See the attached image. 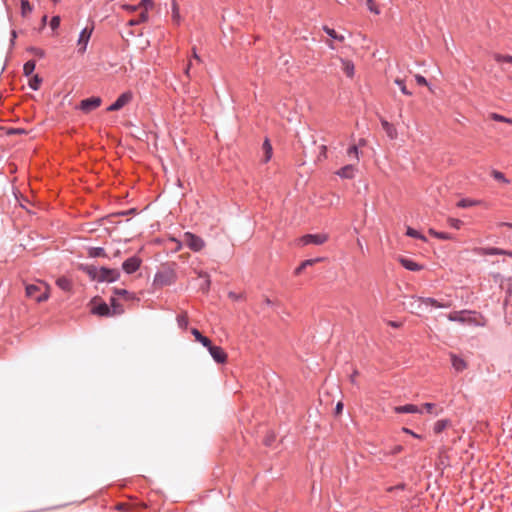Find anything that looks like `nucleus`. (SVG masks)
I'll list each match as a JSON object with an SVG mask.
<instances>
[{
    "mask_svg": "<svg viewBox=\"0 0 512 512\" xmlns=\"http://www.w3.org/2000/svg\"><path fill=\"white\" fill-rule=\"evenodd\" d=\"M423 408H424L427 412H429V413H433V412H434V409H435V405H434V404H432V403H425V404L423 405Z\"/></svg>",
    "mask_w": 512,
    "mask_h": 512,
    "instance_id": "obj_51",
    "label": "nucleus"
},
{
    "mask_svg": "<svg viewBox=\"0 0 512 512\" xmlns=\"http://www.w3.org/2000/svg\"><path fill=\"white\" fill-rule=\"evenodd\" d=\"M20 8H21V15L23 17H27L29 14H31L33 7L29 0H21L20 1Z\"/></svg>",
    "mask_w": 512,
    "mask_h": 512,
    "instance_id": "obj_26",
    "label": "nucleus"
},
{
    "mask_svg": "<svg viewBox=\"0 0 512 512\" xmlns=\"http://www.w3.org/2000/svg\"><path fill=\"white\" fill-rule=\"evenodd\" d=\"M178 323L181 327L186 328L188 321L185 315H181L178 317Z\"/></svg>",
    "mask_w": 512,
    "mask_h": 512,
    "instance_id": "obj_48",
    "label": "nucleus"
},
{
    "mask_svg": "<svg viewBox=\"0 0 512 512\" xmlns=\"http://www.w3.org/2000/svg\"><path fill=\"white\" fill-rule=\"evenodd\" d=\"M415 80L417 82L418 85H421V86H428V81L426 80V78L420 74H416L415 75Z\"/></svg>",
    "mask_w": 512,
    "mask_h": 512,
    "instance_id": "obj_45",
    "label": "nucleus"
},
{
    "mask_svg": "<svg viewBox=\"0 0 512 512\" xmlns=\"http://www.w3.org/2000/svg\"><path fill=\"white\" fill-rule=\"evenodd\" d=\"M25 288L30 289V288H37V287L33 284H28L25 286Z\"/></svg>",
    "mask_w": 512,
    "mask_h": 512,
    "instance_id": "obj_63",
    "label": "nucleus"
},
{
    "mask_svg": "<svg viewBox=\"0 0 512 512\" xmlns=\"http://www.w3.org/2000/svg\"><path fill=\"white\" fill-rule=\"evenodd\" d=\"M135 212H136V209L135 208H131V209L126 210V211L118 212L116 215L117 216H126V215H130V214H134Z\"/></svg>",
    "mask_w": 512,
    "mask_h": 512,
    "instance_id": "obj_50",
    "label": "nucleus"
},
{
    "mask_svg": "<svg viewBox=\"0 0 512 512\" xmlns=\"http://www.w3.org/2000/svg\"><path fill=\"white\" fill-rule=\"evenodd\" d=\"M448 225L454 229H460L463 225V222L457 218H448Z\"/></svg>",
    "mask_w": 512,
    "mask_h": 512,
    "instance_id": "obj_40",
    "label": "nucleus"
},
{
    "mask_svg": "<svg viewBox=\"0 0 512 512\" xmlns=\"http://www.w3.org/2000/svg\"><path fill=\"white\" fill-rule=\"evenodd\" d=\"M380 119V123H381V126L383 128V130L385 131L387 137L390 139V140H395L397 139L398 137V132H397V129L395 128V126L393 124H391L390 122H388L385 118L383 117H379Z\"/></svg>",
    "mask_w": 512,
    "mask_h": 512,
    "instance_id": "obj_13",
    "label": "nucleus"
},
{
    "mask_svg": "<svg viewBox=\"0 0 512 512\" xmlns=\"http://www.w3.org/2000/svg\"><path fill=\"white\" fill-rule=\"evenodd\" d=\"M61 19L59 16H53L50 21V27L52 30L57 29L60 26Z\"/></svg>",
    "mask_w": 512,
    "mask_h": 512,
    "instance_id": "obj_43",
    "label": "nucleus"
},
{
    "mask_svg": "<svg viewBox=\"0 0 512 512\" xmlns=\"http://www.w3.org/2000/svg\"><path fill=\"white\" fill-rule=\"evenodd\" d=\"M323 31L334 40H337L339 42H344L345 40L344 35L338 34L334 29L328 26H323Z\"/></svg>",
    "mask_w": 512,
    "mask_h": 512,
    "instance_id": "obj_24",
    "label": "nucleus"
},
{
    "mask_svg": "<svg viewBox=\"0 0 512 512\" xmlns=\"http://www.w3.org/2000/svg\"><path fill=\"white\" fill-rule=\"evenodd\" d=\"M42 82V79L39 75H34L31 80L29 81V87L32 89V90H38L39 87H40V84Z\"/></svg>",
    "mask_w": 512,
    "mask_h": 512,
    "instance_id": "obj_35",
    "label": "nucleus"
},
{
    "mask_svg": "<svg viewBox=\"0 0 512 512\" xmlns=\"http://www.w3.org/2000/svg\"><path fill=\"white\" fill-rule=\"evenodd\" d=\"M173 14H174V17H178L179 16V13H178V7L175 3H173Z\"/></svg>",
    "mask_w": 512,
    "mask_h": 512,
    "instance_id": "obj_58",
    "label": "nucleus"
},
{
    "mask_svg": "<svg viewBox=\"0 0 512 512\" xmlns=\"http://www.w3.org/2000/svg\"><path fill=\"white\" fill-rule=\"evenodd\" d=\"M358 376V371L354 370L353 373L350 375V381L351 383H355L356 377Z\"/></svg>",
    "mask_w": 512,
    "mask_h": 512,
    "instance_id": "obj_57",
    "label": "nucleus"
},
{
    "mask_svg": "<svg viewBox=\"0 0 512 512\" xmlns=\"http://www.w3.org/2000/svg\"><path fill=\"white\" fill-rule=\"evenodd\" d=\"M212 358L217 363H224L227 360V354L224 352V350L219 346H213L210 344V347H207Z\"/></svg>",
    "mask_w": 512,
    "mask_h": 512,
    "instance_id": "obj_12",
    "label": "nucleus"
},
{
    "mask_svg": "<svg viewBox=\"0 0 512 512\" xmlns=\"http://www.w3.org/2000/svg\"><path fill=\"white\" fill-rule=\"evenodd\" d=\"M141 263L138 256H131L122 263V269L126 274H133L140 268Z\"/></svg>",
    "mask_w": 512,
    "mask_h": 512,
    "instance_id": "obj_10",
    "label": "nucleus"
},
{
    "mask_svg": "<svg viewBox=\"0 0 512 512\" xmlns=\"http://www.w3.org/2000/svg\"><path fill=\"white\" fill-rule=\"evenodd\" d=\"M132 298L133 297L128 290H114V295L110 298L111 307H109L107 303L99 302L97 298H94L91 302V312L99 316H114L121 314L123 312L121 302L128 301Z\"/></svg>",
    "mask_w": 512,
    "mask_h": 512,
    "instance_id": "obj_1",
    "label": "nucleus"
},
{
    "mask_svg": "<svg viewBox=\"0 0 512 512\" xmlns=\"http://www.w3.org/2000/svg\"><path fill=\"white\" fill-rule=\"evenodd\" d=\"M176 274L173 269L163 268L159 270L154 277V284L158 286H170L174 284Z\"/></svg>",
    "mask_w": 512,
    "mask_h": 512,
    "instance_id": "obj_3",
    "label": "nucleus"
},
{
    "mask_svg": "<svg viewBox=\"0 0 512 512\" xmlns=\"http://www.w3.org/2000/svg\"><path fill=\"white\" fill-rule=\"evenodd\" d=\"M198 277L201 280V283H199L200 288H208L211 285L210 276L207 272H199Z\"/></svg>",
    "mask_w": 512,
    "mask_h": 512,
    "instance_id": "obj_31",
    "label": "nucleus"
},
{
    "mask_svg": "<svg viewBox=\"0 0 512 512\" xmlns=\"http://www.w3.org/2000/svg\"><path fill=\"white\" fill-rule=\"evenodd\" d=\"M477 204H479V201H477V200H472V199H469V198H464V199H461L460 201H458L457 207H459V208H468V207L475 206Z\"/></svg>",
    "mask_w": 512,
    "mask_h": 512,
    "instance_id": "obj_33",
    "label": "nucleus"
},
{
    "mask_svg": "<svg viewBox=\"0 0 512 512\" xmlns=\"http://www.w3.org/2000/svg\"><path fill=\"white\" fill-rule=\"evenodd\" d=\"M88 256L92 258L107 257V254L102 247H90L88 248Z\"/></svg>",
    "mask_w": 512,
    "mask_h": 512,
    "instance_id": "obj_23",
    "label": "nucleus"
},
{
    "mask_svg": "<svg viewBox=\"0 0 512 512\" xmlns=\"http://www.w3.org/2000/svg\"><path fill=\"white\" fill-rule=\"evenodd\" d=\"M342 70L347 77L352 78L354 76L355 67L352 61L347 59H341Z\"/></svg>",
    "mask_w": 512,
    "mask_h": 512,
    "instance_id": "obj_19",
    "label": "nucleus"
},
{
    "mask_svg": "<svg viewBox=\"0 0 512 512\" xmlns=\"http://www.w3.org/2000/svg\"><path fill=\"white\" fill-rule=\"evenodd\" d=\"M357 168L355 165L349 164L340 168L336 174L342 179H352L355 176Z\"/></svg>",
    "mask_w": 512,
    "mask_h": 512,
    "instance_id": "obj_16",
    "label": "nucleus"
},
{
    "mask_svg": "<svg viewBox=\"0 0 512 512\" xmlns=\"http://www.w3.org/2000/svg\"><path fill=\"white\" fill-rule=\"evenodd\" d=\"M450 359L452 367L456 372H462L468 367L466 360L454 353H450Z\"/></svg>",
    "mask_w": 512,
    "mask_h": 512,
    "instance_id": "obj_15",
    "label": "nucleus"
},
{
    "mask_svg": "<svg viewBox=\"0 0 512 512\" xmlns=\"http://www.w3.org/2000/svg\"><path fill=\"white\" fill-rule=\"evenodd\" d=\"M148 20V13L147 11H141L139 15L135 18H132L129 20L128 25L129 26H137L142 23H145Z\"/></svg>",
    "mask_w": 512,
    "mask_h": 512,
    "instance_id": "obj_21",
    "label": "nucleus"
},
{
    "mask_svg": "<svg viewBox=\"0 0 512 512\" xmlns=\"http://www.w3.org/2000/svg\"><path fill=\"white\" fill-rule=\"evenodd\" d=\"M491 175L497 181L503 182L505 184L510 183V181L505 177V175L498 170H493Z\"/></svg>",
    "mask_w": 512,
    "mask_h": 512,
    "instance_id": "obj_37",
    "label": "nucleus"
},
{
    "mask_svg": "<svg viewBox=\"0 0 512 512\" xmlns=\"http://www.w3.org/2000/svg\"><path fill=\"white\" fill-rule=\"evenodd\" d=\"M191 333L194 335L196 341L202 343L205 347H210L211 341L203 336L197 329L193 328Z\"/></svg>",
    "mask_w": 512,
    "mask_h": 512,
    "instance_id": "obj_25",
    "label": "nucleus"
},
{
    "mask_svg": "<svg viewBox=\"0 0 512 512\" xmlns=\"http://www.w3.org/2000/svg\"><path fill=\"white\" fill-rule=\"evenodd\" d=\"M228 296H229V298H231L233 300H237V299L241 298V294L240 293H236L234 291H230Z\"/></svg>",
    "mask_w": 512,
    "mask_h": 512,
    "instance_id": "obj_54",
    "label": "nucleus"
},
{
    "mask_svg": "<svg viewBox=\"0 0 512 512\" xmlns=\"http://www.w3.org/2000/svg\"><path fill=\"white\" fill-rule=\"evenodd\" d=\"M154 5L153 0H141L138 4L139 9H142L141 11H147L151 9Z\"/></svg>",
    "mask_w": 512,
    "mask_h": 512,
    "instance_id": "obj_39",
    "label": "nucleus"
},
{
    "mask_svg": "<svg viewBox=\"0 0 512 512\" xmlns=\"http://www.w3.org/2000/svg\"><path fill=\"white\" fill-rule=\"evenodd\" d=\"M387 324L391 326L392 328H400L402 327V322L397 321H387Z\"/></svg>",
    "mask_w": 512,
    "mask_h": 512,
    "instance_id": "obj_53",
    "label": "nucleus"
},
{
    "mask_svg": "<svg viewBox=\"0 0 512 512\" xmlns=\"http://www.w3.org/2000/svg\"><path fill=\"white\" fill-rule=\"evenodd\" d=\"M396 413H422V410L414 404H406L394 407Z\"/></svg>",
    "mask_w": 512,
    "mask_h": 512,
    "instance_id": "obj_18",
    "label": "nucleus"
},
{
    "mask_svg": "<svg viewBox=\"0 0 512 512\" xmlns=\"http://www.w3.org/2000/svg\"><path fill=\"white\" fill-rule=\"evenodd\" d=\"M347 154L349 156H353L355 158L356 161L359 160V149L356 145H352L348 148L347 150Z\"/></svg>",
    "mask_w": 512,
    "mask_h": 512,
    "instance_id": "obj_42",
    "label": "nucleus"
},
{
    "mask_svg": "<svg viewBox=\"0 0 512 512\" xmlns=\"http://www.w3.org/2000/svg\"><path fill=\"white\" fill-rule=\"evenodd\" d=\"M475 313L471 311H459V312H452L448 315V319L450 321H457L461 323H476V320L473 318V315Z\"/></svg>",
    "mask_w": 512,
    "mask_h": 512,
    "instance_id": "obj_8",
    "label": "nucleus"
},
{
    "mask_svg": "<svg viewBox=\"0 0 512 512\" xmlns=\"http://www.w3.org/2000/svg\"><path fill=\"white\" fill-rule=\"evenodd\" d=\"M56 284L59 286V288H66L68 285V280L64 277H61L56 280Z\"/></svg>",
    "mask_w": 512,
    "mask_h": 512,
    "instance_id": "obj_46",
    "label": "nucleus"
},
{
    "mask_svg": "<svg viewBox=\"0 0 512 512\" xmlns=\"http://www.w3.org/2000/svg\"><path fill=\"white\" fill-rule=\"evenodd\" d=\"M406 235L412 238L422 240L423 242L427 241V238L422 233L411 227L407 228Z\"/></svg>",
    "mask_w": 512,
    "mask_h": 512,
    "instance_id": "obj_30",
    "label": "nucleus"
},
{
    "mask_svg": "<svg viewBox=\"0 0 512 512\" xmlns=\"http://www.w3.org/2000/svg\"><path fill=\"white\" fill-rule=\"evenodd\" d=\"M366 4H367L368 9L371 12H373L375 14H380V9H379L378 5L375 3V0H367Z\"/></svg>",
    "mask_w": 512,
    "mask_h": 512,
    "instance_id": "obj_41",
    "label": "nucleus"
},
{
    "mask_svg": "<svg viewBox=\"0 0 512 512\" xmlns=\"http://www.w3.org/2000/svg\"><path fill=\"white\" fill-rule=\"evenodd\" d=\"M429 234L437 239H440V240H451L453 239L452 235L449 234V233H446V232H438L434 229H429Z\"/></svg>",
    "mask_w": 512,
    "mask_h": 512,
    "instance_id": "obj_29",
    "label": "nucleus"
},
{
    "mask_svg": "<svg viewBox=\"0 0 512 512\" xmlns=\"http://www.w3.org/2000/svg\"><path fill=\"white\" fill-rule=\"evenodd\" d=\"M491 119L494 120V121H497V122H504V123H509V124H512V119L511 118H507L503 115H500V114H497V113H492L490 115Z\"/></svg>",
    "mask_w": 512,
    "mask_h": 512,
    "instance_id": "obj_38",
    "label": "nucleus"
},
{
    "mask_svg": "<svg viewBox=\"0 0 512 512\" xmlns=\"http://www.w3.org/2000/svg\"><path fill=\"white\" fill-rule=\"evenodd\" d=\"M343 410V403L342 402H338L337 405H336V408H335V412L336 414H340Z\"/></svg>",
    "mask_w": 512,
    "mask_h": 512,
    "instance_id": "obj_55",
    "label": "nucleus"
},
{
    "mask_svg": "<svg viewBox=\"0 0 512 512\" xmlns=\"http://www.w3.org/2000/svg\"><path fill=\"white\" fill-rule=\"evenodd\" d=\"M326 153H327V146L321 145L320 146V156H323L324 158H326Z\"/></svg>",
    "mask_w": 512,
    "mask_h": 512,
    "instance_id": "obj_56",
    "label": "nucleus"
},
{
    "mask_svg": "<svg viewBox=\"0 0 512 512\" xmlns=\"http://www.w3.org/2000/svg\"><path fill=\"white\" fill-rule=\"evenodd\" d=\"M394 83L396 85H398V87L400 88L401 92L404 95H407V96H411L412 95V92L410 90H408V88L406 87L405 81L403 79L396 78L394 80Z\"/></svg>",
    "mask_w": 512,
    "mask_h": 512,
    "instance_id": "obj_34",
    "label": "nucleus"
},
{
    "mask_svg": "<svg viewBox=\"0 0 512 512\" xmlns=\"http://www.w3.org/2000/svg\"><path fill=\"white\" fill-rule=\"evenodd\" d=\"M323 258H314V259H307L304 260L295 270L296 274H300L303 270H305L308 266H312L317 262L322 261Z\"/></svg>",
    "mask_w": 512,
    "mask_h": 512,
    "instance_id": "obj_22",
    "label": "nucleus"
},
{
    "mask_svg": "<svg viewBox=\"0 0 512 512\" xmlns=\"http://www.w3.org/2000/svg\"><path fill=\"white\" fill-rule=\"evenodd\" d=\"M399 262L405 269L410 271H419L422 269L420 264L408 257H400Z\"/></svg>",
    "mask_w": 512,
    "mask_h": 512,
    "instance_id": "obj_17",
    "label": "nucleus"
},
{
    "mask_svg": "<svg viewBox=\"0 0 512 512\" xmlns=\"http://www.w3.org/2000/svg\"><path fill=\"white\" fill-rule=\"evenodd\" d=\"M478 253L480 255H507L512 258V251L503 250L496 247L479 248Z\"/></svg>",
    "mask_w": 512,
    "mask_h": 512,
    "instance_id": "obj_14",
    "label": "nucleus"
},
{
    "mask_svg": "<svg viewBox=\"0 0 512 512\" xmlns=\"http://www.w3.org/2000/svg\"><path fill=\"white\" fill-rule=\"evenodd\" d=\"M123 9H125L126 11H129V12H135L139 9V6L126 4V5H123Z\"/></svg>",
    "mask_w": 512,
    "mask_h": 512,
    "instance_id": "obj_49",
    "label": "nucleus"
},
{
    "mask_svg": "<svg viewBox=\"0 0 512 512\" xmlns=\"http://www.w3.org/2000/svg\"><path fill=\"white\" fill-rule=\"evenodd\" d=\"M102 103L100 97H90L83 99L79 104V109L84 113H90L91 111L97 109Z\"/></svg>",
    "mask_w": 512,
    "mask_h": 512,
    "instance_id": "obj_9",
    "label": "nucleus"
},
{
    "mask_svg": "<svg viewBox=\"0 0 512 512\" xmlns=\"http://www.w3.org/2000/svg\"><path fill=\"white\" fill-rule=\"evenodd\" d=\"M133 99V94L131 91H126L122 93L116 100L113 102L108 108L107 111L113 112L122 109L124 106L129 104Z\"/></svg>",
    "mask_w": 512,
    "mask_h": 512,
    "instance_id": "obj_6",
    "label": "nucleus"
},
{
    "mask_svg": "<svg viewBox=\"0 0 512 512\" xmlns=\"http://www.w3.org/2000/svg\"><path fill=\"white\" fill-rule=\"evenodd\" d=\"M448 426H450V421L447 419L438 420L433 427V431L436 434L441 433L444 429H446Z\"/></svg>",
    "mask_w": 512,
    "mask_h": 512,
    "instance_id": "obj_28",
    "label": "nucleus"
},
{
    "mask_svg": "<svg viewBox=\"0 0 512 512\" xmlns=\"http://www.w3.org/2000/svg\"><path fill=\"white\" fill-rule=\"evenodd\" d=\"M424 303L427 304V305L438 307V308H448V307L451 306V302H449V301H447V302H439V301H437L436 299H433V298H426L424 300Z\"/></svg>",
    "mask_w": 512,
    "mask_h": 512,
    "instance_id": "obj_27",
    "label": "nucleus"
},
{
    "mask_svg": "<svg viewBox=\"0 0 512 512\" xmlns=\"http://www.w3.org/2000/svg\"><path fill=\"white\" fill-rule=\"evenodd\" d=\"M328 240V235L324 233L306 234L299 239V244L306 245H322Z\"/></svg>",
    "mask_w": 512,
    "mask_h": 512,
    "instance_id": "obj_5",
    "label": "nucleus"
},
{
    "mask_svg": "<svg viewBox=\"0 0 512 512\" xmlns=\"http://www.w3.org/2000/svg\"><path fill=\"white\" fill-rule=\"evenodd\" d=\"M170 241H172L173 243H175V251H180L183 247V244L180 240H178L177 238H170Z\"/></svg>",
    "mask_w": 512,
    "mask_h": 512,
    "instance_id": "obj_47",
    "label": "nucleus"
},
{
    "mask_svg": "<svg viewBox=\"0 0 512 512\" xmlns=\"http://www.w3.org/2000/svg\"><path fill=\"white\" fill-rule=\"evenodd\" d=\"M494 60L498 63L506 62L512 64V56L511 55H503L499 53L494 54Z\"/></svg>",
    "mask_w": 512,
    "mask_h": 512,
    "instance_id": "obj_36",
    "label": "nucleus"
},
{
    "mask_svg": "<svg viewBox=\"0 0 512 512\" xmlns=\"http://www.w3.org/2000/svg\"><path fill=\"white\" fill-rule=\"evenodd\" d=\"M191 65H192V61L189 60V63L187 64V67L185 69V73L186 75L189 77V71H190V68H191Z\"/></svg>",
    "mask_w": 512,
    "mask_h": 512,
    "instance_id": "obj_61",
    "label": "nucleus"
},
{
    "mask_svg": "<svg viewBox=\"0 0 512 512\" xmlns=\"http://www.w3.org/2000/svg\"><path fill=\"white\" fill-rule=\"evenodd\" d=\"M17 37V33L15 30H12L11 32V44L13 45L14 44V40L16 39Z\"/></svg>",
    "mask_w": 512,
    "mask_h": 512,
    "instance_id": "obj_59",
    "label": "nucleus"
},
{
    "mask_svg": "<svg viewBox=\"0 0 512 512\" xmlns=\"http://www.w3.org/2000/svg\"><path fill=\"white\" fill-rule=\"evenodd\" d=\"M29 51L32 52L35 56L40 57V58L45 56L44 50H42L41 48H38V47H31L29 49Z\"/></svg>",
    "mask_w": 512,
    "mask_h": 512,
    "instance_id": "obj_44",
    "label": "nucleus"
},
{
    "mask_svg": "<svg viewBox=\"0 0 512 512\" xmlns=\"http://www.w3.org/2000/svg\"><path fill=\"white\" fill-rule=\"evenodd\" d=\"M93 29L94 27H85L84 29H82V31L80 32L79 34V38H78V41H77V46H78V53L80 54H84L87 50V45L89 43V40L91 38V35H92V32H93Z\"/></svg>",
    "mask_w": 512,
    "mask_h": 512,
    "instance_id": "obj_7",
    "label": "nucleus"
},
{
    "mask_svg": "<svg viewBox=\"0 0 512 512\" xmlns=\"http://www.w3.org/2000/svg\"><path fill=\"white\" fill-rule=\"evenodd\" d=\"M402 431L404 433H407V434H410L411 436L415 437V438H418V439H421L422 437L418 434H416L415 432H413L412 430L408 429V428H402Z\"/></svg>",
    "mask_w": 512,
    "mask_h": 512,
    "instance_id": "obj_52",
    "label": "nucleus"
},
{
    "mask_svg": "<svg viewBox=\"0 0 512 512\" xmlns=\"http://www.w3.org/2000/svg\"><path fill=\"white\" fill-rule=\"evenodd\" d=\"M262 150H263V153H264V158H263V162L264 163H267L271 157H272V154H273V149H272V145L269 141L268 138H266L263 142V145H262Z\"/></svg>",
    "mask_w": 512,
    "mask_h": 512,
    "instance_id": "obj_20",
    "label": "nucleus"
},
{
    "mask_svg": "<svg viewBox=\"0 0 512 512\" xmlns=\"http://www.w3.org/2000/svg\"><path fill=\"white\" fill-rule=\"evenodd\" d=\"M402 451V446H397L394 448V453H399Z\"/></svg>",
    "mask_w": 512,
    "mask_h": 512,
    "instance_id": "obj_62",
    "label": "nucleus"
},
{
    "mask_svg": "<svg viewBox=\"0 0 512 512\" xmlns=\"http://www.w3.org/2000/svg\"><path fill=\"white\" fill-rule=\"evenodd\" d=\"M25 296L35 302H43L49 298L48 290H25Z\"/></svg>",
    "mask_w": 512,
    "mask_h": 512,
    "instance_id": "obj_11",
    "label": "nucleus"
},
{
    "mask_svg": "<svg viewBox=\"0 0 512 512\" xmlns=\"http://www.w3.org/2000/svg\"><path fill=\"white\" fill-rule=\"evenodd\" d=\"M502 225L507 226L512 229V223H503Z\"/></svg>",
    "mask_w": 512,
    "mask_h": 512,
    "instance_id": "obj_64",
    "label": "nucleus"
},
{
    "mask_svg": "<svg viewBox=\"0 0 512 512\" xmlns=\"http://www.w3.org/2000/svg\"><path fill=\"white\" fill-rule=\"evenodd\" d=\"M183 238L186 246L193 252H200L206 245L205 241L200 236L192 232H185Z\"/></svg>",
    "mask_w": 512,
    "mask_h": 512,
    "instance_id": "obj_4",
    "label": "nucleus"
},
{
    "mask_svg": "<svg viewBox=\"0 0 512 512\" xmlns=\"http://www.w3.org/2000/svg\"><path fill=\"white\" fill-rule=\"evenodd\" d=\"M83 270L92 280L99 283H112L117 281L120 277V271L116 268L85 265L83 266Z\"/></svg>",
    "mask_w": 512,
    "mask_h": 512,
    "instance_id": "obj_2",
    "label": "nucleus"
},
{
    "mask_svg": "<svg viewBox=\"0 0 512 512\" xmlns=\"http://www.w3.org/2000/svg\"><path fill=\"white\" fill-rule=\"evenodd\" d=\"M36 67V62L34 60L27 61L23 66V73L25 76H30L33 74Z\"/></svg>",
    "mask_w": 512,
    "mask_h": 512,
    "instance_id": "obj_32",
    "label": "nucleus"
},
{
    "mask_svg": "<svg viewBox=\"0 0 512 512\" xmlns=\"http://www.w3.org/2000/svg\"><path fill=\"white\" fill-rule=\"evenodd\" d=\"M192 57H193V59H195V60H196V61H198V62H200V61H201L200 57H199V56H198V54L196 53L195 48H193V56H192Z\"/></svg>",
    "mask_w": 512,
    "mask_h": 512,
    "instance_id": "obj_60",
    "label": "nucleus"
}]
</instances>
